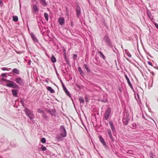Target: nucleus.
I'll use <instances>...</instances> for the list:
<instances>
[{"label":"nucleus","instance_id":"1","mask_svg":"<svg viewBox=\"0 0 158 158\" xmlns=\"http://www.w3.org/2000/svg\"><path fill=\"white\" fill-rule=\"evenodd\" d=\"M2 80L3 83L4 85L13 88H19V86L14 82L6 79L4 78L2 79Z\"/></svg>","mask_w":158,"mask_h":158},{"label":"nucleus","instance_id":"2","mask_svg":"<svg viewBox=\"0 0 158 158\" xmlns=\"http://www.w3.org/2000/svg\"><path fill=\"white\" fill-rule=\"evenodd\" d=\"M102 44L103 46L106 45L110 47H112L111 40L107 34L104 36L102 42Z\"/></svg>","mask_w":158,"mask_h":158},{"label":"nucleus","instance_id":"3","mask_svg":"<svg viewBox=\"0 0 158 158\" xmlns=\"http://www.w3.org/2000/svg\"><path fill=\"white\" fill-rule=\"evenodd\" d=\"M23 111L27 116L29 117L31 119H32L34 118V115L32 111L27 108H25Z\"/></svg>","mask_w":158,"mask_h":158},{"label":"nucleus","instance_id":"4","mask_svg":"<svg viewBox=\"0 0 158 158\" xmlns=\"http://www.w3.org/2000/svg\"><path fill=\"white\" fill-rule=\"evenodd\" d=\"M111 109L110 107L106 109L105 112L103 114V116L105 119L107 120L109 119L111 114Z\"/></svg>","mask_w":158,"mask_h":158},{"label":"nucleus","instance_id":"5","mask_svg":"<svg viewBox=\"0 0 158 158\" xmlns=\"http://www.w3.org/2000/svg\"><path fill=\"white\" fill-rule=\"evenodd\" d=\"M60 134L62 137H64L66 136L67 133L66 130L63 126H61L60 127Z\"/></svg>","mask_w":158,"mask_h":158},{"label":"nucleus","instance_id":"6","mask_svg":"<svg viewBox=\"0 0 158 158\" xmlns=\"http://www.w3.org/2000/svg\"><path fill=\"white\" fill-rule=\"evenodd\" d=\"M15 81L18 84L21 85H23L24 84V81L23 80L21 79L20 77H18L15 80Z\"/></svg>","mask_w":158,"mask_h":158},{"label":"nucleus","instance_id":"7","mask_svg":"<svg viewBox=\"0 0 158 158\" xmlns=\"http://www.w3.org/2000/svg\"><path fill=\"white\" fill-rule=\"evenodd\" d=\"M98 138L99 139L100 142L102 143L103 146L106 148H108V146L106 144V143L105 142L104 139H103L102 136L100 135L98 136Z\"/></svg>","mask_w":158,"mask_h":158},{"label":"nucleus","instance_id":"8","mask_svg":"<svg viewBox=\"0 0 158 158\" xmlns=\"http://www.w3.org/2000/svg\"><path fill=\"white\" fill-rule=\"evenodd\" d=\"M130 119L128 116H126V117L124 116L123 119V122L124 125H127L128 124Z\"/></svg>","mask_w":158,"mask_h":158},{"label":"nucleus","instance_id":"9","mask_svg":"<svg viewBox=\"0 0 158 158\" xmlns=\"http://www.w3.org/2000/svg\"><path fill=\"white\" fill-rule=\"evenodd\" d=\"M76 15L77 17H79L81 14V10L80 7L77 5L76 9Z\"/></svg>","mask_w":158,"mask_h":158},{"label":"nucleus","instance_id":"10","mask_svg":"<svg viewBox=\"0 0 158 158\" xmlns=\"http://www.w3.org/2000/svg\"><path fill=\"white\" fill-rule=\"evenodd\" d=\"M58 22L59 23L60 25L62 26L64 24V19L63 17H60L58 19Z\"/></svg>","mask_w":158,"mask_h":158},{"label":"nucleus","instance_id":"11","mask_svg":"<svg viewBox=\"0 0 158 158\" xmlns=\"http://www.w3.org/2000/svg\"><path fill=\"white\" fill-rule=\"evenodd\" d=\"M48 112L52 116H56V110L55 109H50L49 110H48Z\"/></svg>","mask_w":158,"mask_h":158},{"label":"nucleus","instance_id":"12","mask_svg":"<svg viewBox=\"0 0 158 158\" xmlns=\"http://www.w3.org/2000/svg\"><path fill=\"white\" fill-rule=\"evenodd\" d=\"M109 124L110 127L111 128V130L113 133H114L115 131V128L114 124L111 121L109 122Z\"/></svg>","mask_w":158,"mask_h":158},{"label":"nucleus","instance_id":"13","mask_svg":"<svg viewBox=\"0 0 158 158\" xmlns=\"http://www.w3.org/2000/svg\"><path fill=\"white\" fill-rule=\"evenodd\" d=\"M19 92L18 89H13L11 90V92L12 95L15 97H18V94Z\"/></svg>","mask_w":158,"mask_h":158},{"label":"nucleus","instance_id":"14","mask_svg":"<svg viewBox=\"0 0 158 158\" xmlns=\"http://www.w3.org/2000/svg\"><path fill=\"white\" fill-rule=\"evenodd\" d=\"M30 35L32 39L35 43H38V40L33 33H31L30 34Z\"/></svg>","mask_w":158,"mask_h":158},{"label":"nucleus","instance_id":"15","mask_svg":"<svg viewBox=\"0 0 158 158\" xmlns=\"http://www.w3.org/2000/svg\"><path fill=\"white\" fill-rule=\"evenodd\" d=\"M33 13L36 14L38 12L39 9L38 6L36 5H34L33 6Z\"/></svg>","mask_w":158,"mask_h":158},{"label":"nucleus","instance_id":"16","mask_svg":"<svg viewBox=\"0 0 158 158\" xmlns=\"http://www.w3.org/2000/svg\"><path fill=\"white\" fill-rule=\"evenodd\" d=\"M125 78H126V80H127L128 84L130 86L131 88V89H132V85H131V83L129 79V78L128 77L127 75H125Z\"/></svg>","mask_w":158,"mask_h":158},{"label":"nucleus","instance_id":"17","mask_svg":"<svg viewBox=\"0 0 158 158\" xmlns=\"http://www.w3.org/2000/svg\"><path fill=\"white\" fill-rule=\"evenodd\" d=\"M40 2L44 6H47V4L45 0H40Z\"/></svg>","mask_w":158,"mask_h":158},{"label":"nucleus","instance_id":"18","mask_svg":"<svg viewBox=\"0 0 158 158\" xmlns=\"http://www.w3.org/2000/svg\"><path fill=\"white\" fill-rule=\"evenodd\" d=\"M84 67L85 68V69L86 70L87 72L89 73H91L92 71H91L89 67L88 66L87 64H84Z\"/></svg>","mask_w":158,"mask_h":158},{"label":"nucleus","instance_id":"19","mask_svg":"<svg viewBox=\"0 0 158 158\" xmlns=\"http://www.w3.org/2000/svg\"><path fill=\"white\" fill-rule=\"evenodd\" d=\"M47 89L51 93L53 94L55 93L54 90L50 86H48L47 87Z\"/></svg>","mask_w":158,"mask_h":158},{"label":"nucleus","instance_id":"20","mask_svg":"<svg viewBox=\"0 0 158 158\" xmlns=\"http://www.w3.org/2000/svg\"><path fill=\"white\" fill-rule=\"evenodd\" d=\"M12 72L15 74H19V70L16 68H14L12 70Z\"/></svg>","mask_w":158,"mask_h":158},{"label":"nucleus","instance_id":"21","mask_svg":"<svg viewBox=\"0 0 158 158\" xmlns=\"http://www.w3.org/2000/svg\"><path fill=\"white\" fill-rule=\"evenodd\" d=\"M147 14L148 17L151 21H152V20L154 19L153 16H152L151 12H148Z\"/></svg>","mask_w":158,"mask_h":158},{"label":"nucleus","instance_id":"22","mask_svg":"<svg viewBox=\"0 0 158 158\" xmlns=\"http://www.w3.org/2000/svg\"><path fill=\"white\" fill-rule=\"evenodd\" d=\"M66 94L69 97H71V95L69 93V92L68 91L67 89H66V88H64V89L63 90Z\"/></svg>","mask_w":158,"mask_h":158},{"label":"nucleus","instance_id":"23","mask_svg":"<svg viewBox=\"0 0 158 158\" xmlns=\"http://www.w3.org/2000/svg\"><path fill=\"white\" fill-rule=\"evenodd\" d=\"M79 101L81 104L83 106L84 103V100L82 97H80L79 98Z\"/></svg>","mask_w":158,"mask_h":158},{"label":"nucleus","instance_id":"24","mask_svg":"<svg viewBox=\"0 0 158 158\" xmlns=\"http://www.w3.org/2000/svg\"><path fill=\"white\" fill-rule=\"evenodd\" d=\"M42 116L43 118L44 119H45L46 120H48V116L46 115L45 113L44 112L42 114Z\"/></svg>","mask_w":158,"mask_h":158},{"label":"nucleus","instance_id":"25","mask_svg":"<svg viewBox=\"0 0 158 158\" xmlns=\"http://www.w3.org/2000/svg\"><path fill=\"white\" fill-rule=\"evenodd\" d=\"M51 60L52 62L53 63L56 62V58L53 55H52L51 57Z\"/></svg>","mask_w":158,"mask_h":158},{"label":"nucleus","instance_id":"26","mask_svg":"<svg viewBox=\"0 0 158 158\" xmlns=\"http://www.w3.org/2000/svg\"><path fill=\"white\" fill-rule=\"evenodd\" d=\"M132 128L133 129H135L136 127L138 126V124H137L135 123H133L132 124Z\"/></svg>","mask_w":158,"mask_h":158},{"label":"nucleus","instance_id":"27","mask_svg":"<svg viewBox=\"0 0 158 158\" xmlns=\"http://www.w3.org/2000/svg\"><path fill=\"white\" fill-rule=\"evenodd\" d=\"M44 15L46 20L48 21V14L46 13H44Z\"/></svg>","mask_w":158,"mask_h":158},{"label":"nucleus","instance_id":"28","mask_svg":"<svg viewBox=\"0 0 158 158\" xmlns=\"http://www.w3.org/2000/svg\"><path fill=\"white\" fill-rule=\"evenodd\" d=\"M13 20L15 22H17L18 20V18L17 16H13Z\"/></svg>","mask_w":158,"mask_h":158},{"label":"nucleus","instance_id":"29","mask_svg":"<svg viewBox=\"0 0 158 158\" xmlns=\"http://www.w3.org/2000/svg\"><path fill=\"white\" fill-rule=\"evenodd\" d=\"M125 51L126 53L127 54V56L130 58L131 57V54L129 52H127L126 49H125Z\"/></svg>","mask_w":158,"mask_h":158},{"label":"nucleus","instance_id":"30","mask_svg":"<svg viewBox=\"0 0 158 158\" xmlns=\"http://www.w3.org/2000/svg\"><path fill=\"white\" fill-rule=\"evenodd\" d=\"M24 100L23 99L21 98L20 100V102L22 104V106L24 107Z\"/></svg>","mask_w":158,"mask_h":158},{"label":"nucleus","instance_id":"31","mask_svg":"<svg viewBox=\"0 0 158 158\" xmlns=\"http://www.w3.org/2000/svg\"><path fill=\"white\" fill-rule=\"evenodd\" d=\"M63 138V137H62L61 136V135L60 134H58V135H57L56 138L57 139H62Z\"/></svg>","mask_w":158,"mask_h":158},{"label":"nucleus","instance_id":"32","mask_svg":"<svg viewBox=\"0 0 158 158\" xmlns=\"http://www.w3.org/2000/svg\"><path fill=\"white\" fill-rule=\"evenodd\" d=\"M99 54L100 55V56H102L104 59H105V56H104V55L102 54V53L101 52H99Z\"/></svg>","mask_w":158,"mask_h":158},{"label":"nucleus","instance_id":"33","mask_svg":"<svg viewBox=\"0 0 158 158\" xmlns=\"http://www.w3.org/2000/svg\"><path fill=\"white\" fill-rule=\"evenodd\" d=\"M41 141L43 143H45L46 141L45 138H42L41 139Z\"/></svg>","mask_w":158,"mask_h":158},{"label":"nucleus","instance_id":"34","mask_svg":"<svg viewBox=\"0 0 158 158\" xmlns=\"http://www.w3.org/2000/svg\"><path fill=\"white\" fill-rule=\"evenodd\" d=\"M133 151V150H128V151L127 152V154H133V153L132 152Z\"/></svg>","mask_w":158,"mask_h":158},{"label":"nucleus","instance_id":"35","mask_svg":"<svg viewBox=\"0 0 158 158\" xmlns=\"http://www.w3.org/2000/svg\"><path fill=\"white\" fill-rule=\"evenodd\" d=\"M37 111L38 112L40 113H42L43 114V113H44V111L43 110L40 109H38Z\"/></svg>","mask_w":158,"mask_h":158},{"label":"nucleus","instance_id":"36","mask_svg":"<svg viewBox=\"0 0 158 158\" xmlns=\"http://www.w3.org/2000/svg\"><path fill=\"white\" fill-rule=\"evenodd\" d=\"M41 149L43 151H45L46 149V148L43 145H42L41 147Z\"/></svg>","mask_w":158,"mask_h":158},{"label":"nucleus","instance_id":"37","mask_svg":"<svg viewBox=\"0 0 158 158\" xmlns=\"http://www.w3.org/2000/svg\"><path fill=\"white\" fill-rule=\"evenodd\" d=\"M109 136L110 138V139H111V140H112V141L113 142H114V139L113 138L112 134L111 135H109Z\"/></svg>","mask_w":158,"mask_h":158},{"label":"nucleus","instance_id":"38","mask_svg":"<svg viewBox=\"0 0 158 158\" xmlns=\"http://www.w3.org/2000/svg\"><path fill=\"white\" fill-rule=\"evenodd\" d=\"M107 133L109 135H111L112 134L111 131L110 129H108L107 130Z\"/></svg>","mask_w":158,"mask_h":158},{"label":"nucleus","instance_id":"39","mask_svg":"<svg viewBox=\"0 0 158 158\" xmlns=\"http://www.w3.org/2000/svg\"><path fill=\"white\" fill-rule=\"evenodd\" d=\"M77 55L76 54H74L73 55V59L74 60L77 59Z\"/></svg>","mask_w":158,"mask_h":158},{"label":"nucleus","instance_id":"40","mask_svg":"<svg viewBox=\"0 0 158 158\" xmlns=\"http://www.w3.org/2000/svg\"><path fill=\"white\" fill-rule=\"evenodd\" d=\"M79 72L80 73V74L81 75H83L85 74L84 72L82 70H81V71H80Z\"/></svg>","mask_w":158,"mask_h":158},{"label":"nucleus","instance_id":"41","mask_svg":"<svg viewBox=\"0 0 158 158\" xmlns=\"http://www.w3.org/2000/svg\"><path fill=\"white\" fill-rule=\"evenodd\" d=\"M154 24L155 26L158 29V24L155 23H154Z\"/></svg>","mask_w":158,"mask_h":158},{"label":"nucleus","instance_id":"42","mask_svg":"<svg viewBox=\"0 0 158 158\" xmlns=\"http://www.w3.org/2000/svg\"><path fill=\"white\" fill-rule=\"evenodd\" d=\"M102 102H107V100L106 99H103V100H102L101 101Z\"/></svg>","mask_w":158,"mask_h":158},{"label":"nucleus","instance_id":"43","mask_svg":"<svg viewBox=\"0 0 158 158\" xmlns=\"http://www.w3.org/2000/svg\"><path fill=\"white\" fill-rule=\"evenodd\" d=\"M78 69L79 72L82 70V69L80 67H78Z\"/></svg>","mask_w":158,"mask_h":158},{"label":"nucleus","instance_id":"44","mask_svg":"<svg viewBox=\"0 0 158 158\" xmlns=\"http://www.w3.org/2000/svg\"><path fill=\"white\" fill-rule=\"evenodd\" d=\"M148 63L149 65H150L151 66H152V64L151 62H150V61H148Z\"/></svg>","mask_w":158,"mask_h":158},{"label":"nucleus","instance_id":"45","mask_svg":"<svg viewBox=\"0 0 158 158\" xmlns=\"http://www.w3.org/2000/svg\"><path fill=\"white\" fill-rule=\"evenodd\" d=\"M6 74L5 73H2V76L3 77L6 76Z\"/></svg>","mask_w":158,"mask_h":158},{"label":"nucleus","instance_id":"46","mask_svg":"<svg viewBox=\"0 0 158 158\" xmlns=\"http://www.w3.org/2000/svg\"><path fill=\"white\" fill-rule=\"evenodd\" d=\"M66 61L68 65H70V63L68 60H66Z\"/></svg>","mask_w":158,"mask_h":158},{"label":"nucleus","instance_id":"47","mask_svg":"<svg viewBox=\"0 0 158 158\" xmlns=\"http://www.w3.org/2000/svg\"><path fill=\"white\" fill-rule=\"evenodd\" d=\"M17 146H18V145H17L16 143H15V144H14L13 145V147H17Z\"/></svg>","mask_w":158,"mask_h":158},{"label":"nucleus","instance_id":"48","mask_svg":"<svg viewBox=\"0 0 158 158\" xmlns=\"http://www.w3.org/2000/svg\"><path fill=\"white\" fill-rule=\"evenodd\" d=\"M38 26L40 27L41 26V22H38Z\"/></svg>","mask_w":158,"mask_h":158},{"label":"nucleus","instance_id":"49","mask_svg":"<svg viewBox=\"0 0 158 158\" xmlns=\"http://www.w3.org/2000/svg\"><path fill=\"white\" fill-rule=\"evenodd\" d=\"M1 69L5 71L6 70V68H1Z\"/></svg>","mask_w":158,"mask_h":158},{"label":"nucleus","instance_id":"50","mask_svg":"<svg viewBox=\"0 0 158 158\" xmlns=\"http://www.w3.org/2000/svg\"><path fill=\"white\" fill-rule=\"evenodd\" d=\"M3 4L2 0H0V4L2 5Z\"/></svg>","mask_w":158,"mask_h":158},{"label":"nucleus","instance_id":"51","mask_svg":"<svg viewBox=\"0 0 158 158\" xmlns=\"http://www.w3.org/2000/svg\"><path fill=\"white\" fill-rule=\"evenodd\" d=\"M64 59H65V61L67 60H68V59H67V56H64Z\"/></svg>","mask_w":158,"mask_h":158},{"label":"nucleus","instance_id":"52","mask_svg":"<svg viewBox=\"0 0 158 158\" xmlns=\"http://www.w3.org/2000/svg\"><path fill=\"white\" fill-rule=\"evenodd\" d=\"M112 49V50L113 51V52H115V53L116 52H115V50L113 48V46H112V47H110Z\"/></svg>","mask_w":158,"mask_h":158},{"label":"nucleus","instance_id":"53","mask_svg":"<svg viewBox=\"0 0 158 158\" xmlns=\"http://www.w3.org/2000/svg\"><path fill=\"white\" fill-rule=\"evenodd\" d=\"M151 73L152 74V76H154V73L153 72H151Z\"/></svg>","mask_w":158,"mask_h":158},{"label":"nucleus","instance_id":"54","mask_svg":"<svg viewBox=\"0 0 158 158\" xmlns=\"http://www.w3.org/2000/svg\"><path fill=\"white\" fill-rule=\"evenodd\" d=\"M62 87H63V90H64V88H66L65 87L64 85H63L62 86Z\"/></svg>","mask_w":158,"mask_h":158},{"label":"nucleus","instance_id":"55","mask_svg":"<svg viewBox=\"0 0 158 158\" xmlns=\"http://www.w3.org/2000/svg\"><path fill=\"white\" fill-rule=\"evenodd\" d=\"M153 82V77H152V84Z\"/></svg>","mask_w":158,"mask_h":158},{"label":"nucleus","instance_id":"56","mask_svg":"<svg viewBox=\"0 0 158 158\" xmlns=\"http://www.w3.org/2000/svg\"><path fill=\"white\" fill-rule=\"evenodd\" d=\"M56 75H57V76H59V74H58V73H57V72L56 71Z\"/></svg>","mask_w":158,"mask_h":158},{"label":"nucleus","instance_id":"57","mask_svg":"<svg viewBox=\"0 0 158 158\" xmlns=\"http://www.w3.org/2000/svg\"><path fill=\"white\" fill-rule=\"evenodd\" d=\"M50 110V109H48V108H46V111L47 112H48V110Z\"/></svg>","mask_w":158,"mask_h":158},{"label":"nucleus","instance_id":"58","mask_svg":"<svg viewBox=\"0 0 158 158\" xmlns=\"http://www.w3.org/2000/svg\"><path fill=\"white\" fill-rule=\"evenodd\" d=\"M61 81V82L62 83V86H63V85H64L63 83L62 82V81L61 80L60 81Z\"/></svg>","mask_w":158,"mask_h":158},{"label":"nucleus","instance_id":"59","mask_svg":"<svg viewBox=\"0 0 158 158\" xmlns=\"http://www.w3.org/2000/svg\"><path fill=\"white\" fill-rule=\"evenodd\" d=\"M71 25L72 26H73V23L72 22L71 23Z\"/></svg>","mask_w":158,"mask_h":158},{"label":"nucleus","instance_id":"60","mask_svg":"<svg viewBox=\"0 0 158 158\" xmlns=\"http://www.w3.org/2000/svg\"><path fill=\"white\" fill-rule=\"evenodd\" d=\"M119 90L121 92L122 91V90L121 89H119Z\"/></svg>","mask_w":158,"mask_h":158},{"label":"nucleus","instance_id":"61","mask_svg":"<svg viewBox=\"0 0 158 158\" xmlns=\"http://www.w3.org/2000/svg\"><path fill=\"white\" fill-rule=\"evenodd\" d=\"M30 62H31V61L30 60L29 61V64H30Z\"/></svg>","mask_w":158,"mask_h":158},{"label":"nucleus","instance_id":"62","mask_svg":"<svg viewBox=\"0 0 158 158\" xmlns=\"http://www.w3.org/2000/svg\"><path fill=\"white\" fill-rule=\"evenodd\" d=\"M95 59L96 60H97V57H96V58H95Z\"/></svg>","mask_w":158,"mask_h":158},{"label":"nucleus","instance_id":"63","mask_svg":"<svg viewBox=\"0 0 158 158\" xmlns=\"http://www.w3.org/2000/svg\"><path fill=\"white\" fill-rule=\"evenodd\" d=\"M156 68L158 70V67H157Z\"/></svg>","mask_w":158,"mask_h":158},{"label":"nucleus","instance_id":"64","mask_svg":"<svg viewBox=\"0 0 158 158\" xmlns=\"http://www.w3.org/2000/svg\"><path fill=\"white\" fill-rule=\"evenodd\" d=\"M106 124H108V123H106Z\"/></svg>","mask_w":158,"mask_h":158}]
</instances>
